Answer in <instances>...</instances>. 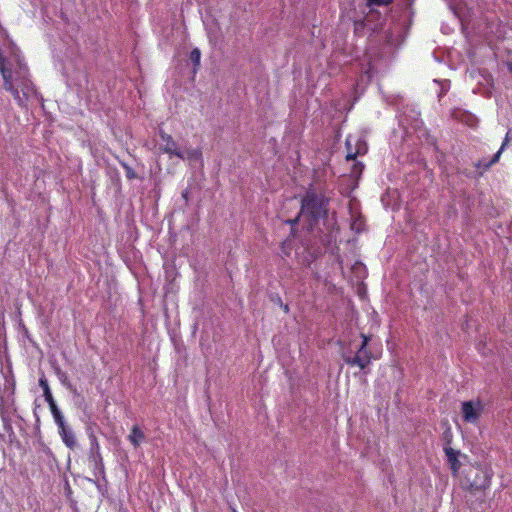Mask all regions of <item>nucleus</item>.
<instances>
[{"label": "nucleus", "mask_w": 512, "mask_h": 512, "mask_svg": "<svg viewBox=\"0 0 512 512\" xmlns=\"http://www.w3.org/2000/svg\"><path fill=\"white\" fill-rule=\"evenodd\" d=\"M328 200L321 194L307 192L301 201V214L313 221L326 218Z\"/></svg>", "instance_id": "obj_1"}, {"label": "nucleus", "mask_w": 512, "mask_h": 512, "mask_svg": "<svg viewBox=\"0 0 512 512\" xmlns=\"http://www.w3.org/2000/svg\"><path fill=\"white\" fill-rule=\"evenodd\" d=\"M484 410V405L481 401H465L462 403L461 412L462 418L467 423L476 424Z\"/></svg>", "instance_id": "obj_2"}, {"label": "nucleus", "mask_w": 512, "mask_h": 512, "mask_svg": "<svg viewBox=\"0 0 512 512\" xmlns=\"http://www.w3.org/2000/svg\"><path fill=\"white\" fill-rule=\"evenodd\" d=\"M90 456L89 461L93 464L94 475L104 474V463L100 453V446L97 438L94 435L90 436Z\"/></svg>", "instance_id": "obj_3"}, {"label": "nucleus", "mask_w": 512, "mask_h": 512, "mask_svg": "<svg viewBox=\"0 0 512 512\" xmlns=\"http://www.w3.org/2000/svg\"><path fill=\"white\" fill-rule=\"evenodd\" d=\"M159 137L161 141L164 143L160 148L163 151V153L174 155L180 159H185V153L180 150L178 144L170 134L160 129Z\"/></svg>", "instance_id": "obj_4"}, {"label": "nucleus", "mask_w": 512, "mask_h": 512, "mask_svg": "<svg viewBox=\"0 0 512 512\" xmlns=\"http://www.w3.org/2000/svg\"><path fill=\"white\" fill-rule=\"evenodd\" d=\"M344 361L350 366H358L364 370L371 362V352L368 349L359 348L354 356H345Z\"/></svg>", "instance_id": "obj_5"}, {"label": "nucleus", "mask_w": 512, "mask_h": 512, "mask_svg": "<svg viewBox=\"0 0 512 512\" xmlns=\"http://www.w3.org/2000/svg\"><path fill=\"white\" fill-rule=\"evenodd\" d=\"M57 427L63 443L69 449H74L76 447L77 442L73 430L66 425L65 421L63 422L62 426L61 424H58Z\"/></svg>", "instance_id": "obj_6"}, {"label": "nucleus", "mask_w": 512, "mask_h": 512, "mask_svg": "<svg viewBox=\"0 0 512 512\" xmlns=\"http://www.w3.org/2000/svg\"><path fill=\"white\" fill-rule=\"evenodd\" d=\"M444 452L447 457V461L450 465V468L454 474H457L460 469V462L458 460L459 451L455 450L451 447H444Z\"/></svg>", "instance_id": "obj_7"}, {"label": "nucleus", "mask_w": 512, "mask_h": 512, "mask_svg": "<svg viewBox=\"0 0 512 512\" xmlns=\"http://www.w3.org/2000/svg\"><path fill=\"white\" fill-rule=\"evenodd\" d=\"M128 439L131 442V444L135 448H137L140 446L141 442L145 439V434L137 425H134L131 428Z\"/></svg>", "instance_id": "obj_8"}, {"label": "nucleus", "mask_w": 512, "mask_h": 512, "mask_svg": "<svg viewBox=\"0 0 512 512\" xmlns=\"http://www.w3.org/2000/svg\"><path fill=\"white\" fill-rule=\"evenodd\" d=\"M46 402L49 405L51 414L54 418L56 425L61 424V426H62L63 422L65 421L64 416H63L62 412L60 411L59 407L57 406L55 399L53 398Z\"/></svg>", "instance_id": "obj_9"}, {"label": "nucleus", "mask_w": 512, "mask_h": 512, "mask_svg": "<svg viewBox=\"0 0 512 512\" xmlns=\"http://www.w3.org/2000/svg\"><path fill=\"white\" fill-rule=\"evenodd\" d=\"M46 402L49 405L51 414L54 418L56 425L61 424V426H62L63 422L65 421L64 416H63L62 412L60 411L59 407L57 406L55 399L53 398Z\"/></svg>", "instance_id": "obj_10"}, {"label": "nucleus", "mask_w": 512, "mask_h": 512, "mask_svg": "<svg viewBox=\"0 0 512 512\" xmlns=\"http://www.w3.org/2000/svg\"><path fill=\"white\" fill-rule=\"evenodd\" d=\"M46 402L49 405L51 414L54 418L56 425L61 424V426H62L63 422L65 421L64 416H63L62 412L60 411L59 407L57 406L55 399L53 398Z\"/></svg>", "instance_id": "obj_11"}, {"label": "nucleus", "mask_w": 512, "mask_h": 512, "mask_svg": "<svg viewBox=\"0 0 512 512\" xmlns=\"http://www.w3.org/2000/svg\"><path fill=\"white\" fill-rule=\"evenodd\" d=\"M480 480H474L470 485L471 488L475 489H486L490 485L491 477L488 475L487 471L480 470Z\"/></svg>", "instance_id": "obj_12"}, {"label": "nucleus", "mask_w": 512, "mask_h": 512, "mask_svg": "<svg viewBox=\"0 0 512 512\" xmlns=\"http://www.w3.org/2000/svg\"><path fill=\"white\" fill-rule=\"evenodd\" d=\"M189 58H190L191 62L194 65L193 71L195 73V72H197V70H198V68L200 66L201 51L198 48L192 49V51L190 52Z\"/></svg>", "instance_id": "obj_13"}, {"label": "nucleus", "mask_w": 512, "mask_h": 512, "mask_svg": "<svg viewBox=\"0 0 512 512\" xmlns=\"http://www.w3.org/2000/svg\"><path fill=\"white\" fill-rule=\"evenodd\" d=\"M508 134L506 135L502 145H501V148L497 151V153L493 156V158L491 159V161L489 162V165H492V164H495L499 158H500V155L504 149V147L508 144Z\"/></svg>", "instance_id": "obj_14"}, {"label": "nucleus", "mask_w": 512, "mask_h": 512, "mask_svg": "<svg viewBox=\"0 0 512 512\" xmlns=\"http://www.w3.org/2000/svg\"><path fill=\"white\" fill-rule=\"evenodd\" d=\"M393 2L394 0H367V6H388Z\"/></svg>", "instance_id": "obj_15"}, {"label": "nucleus", "mask_w": 512, "mask_h": 512, "mask_svg": "<svg viewBox=\"0 0 512 512\" xmlns=\"http://www.w3.org/2000/svg\"><path fill=\"white\" fill-rule=\"evenodd\" d=\"M364 29H365L364 20L360 19V20L354 21V33L355 34L361 35L362 32L364 31Z\"/></svg>", "instance_id": "obj_16"}, {"label": "nucleus", "mask_w": 512, "mask_h": 512, "mask_svg": "<svg viewBox=\"0 0 512 512\" xmlns=\"http://www.w3.org/2000/svg\"><path fill=\"white\" fill-rule=\"evenodd\" d=\"M201 156H202V152L200 149H193V150H189L187 152L188 159L198 160L201 158Z\"/></svg>", "instance_id": "obj_17"}, {"label": "nucleus", "mask_w": 512, "mask_h": 512, "mask_svg": "<svg viewBox=\"0 0 512 512\" xmlns=\"http://www.w3.org/2000/svg\"><path fill=\"white\" fill-rule=\"evenodd\" d=\"M122 166L125 169L126 177L129 180L135 179L137 177L135 171L129 165L122 163Z\"/></svg>", "instance_id": "obj_18"}, {"label": "nucleus", "mask_w": 512, "mask_h": 512, "mask_svg": "<svg viewBox=\"0 0 512 512\" xmlns=\"http://www.w3.org/2000/svg\"><path fill=\"white\" fill-rule=\"evenodd\" d=\"M363 224V221L361 220V218H358L356 219L353 224H352V229L353 230H356V232H360L361 231V226Z\"/></svg>", "instance_id": "obj_19"}, {"label": "nucleus", "mask_w": 512, "mask_h": 512, "mask_svg": "<svg viewBox=\"0 0 512 512\" xmlns=\"http://www.w3.org/2000/svg\"><path fill=\"white\" fill-rule=\"evenodd\" d=\"M361 337H362V343H361V346L359 348L367 349V346H368L369 341H370V336H367L365 334H361Z\"/></svg>", "instance_id": "obj_20"}, {"label": "nucleus", "mask_w": 512, "mask_h": 512, "mask_svg": "<svg viewBox=\"0 0 512 512\" xmlns=\"http://www.w3.org/2000/svg\"><path fill=\"white\" fill-rule=\"evenodd\" d=\"M43 396L45 398V401H48V400L54 398L51 393L50 387H45V390H43Z\"/></svg>", "instance_id": "obj_21"}, {"label": "nucleus", "mask_w": 512, "mask_h": 512, "mask_svg": "<svg viewBox=\"0 0 512 512\" xmlns=\"http://www.w3.org/2000/svg\"><path fill=\"white\" fill-rule=\"evenodd\" d=\"M287 243H288V241H283L281 244V252L284 256L290 255L289 248H287Z\"/></svg>", "instance_id": "obj_22"}, {"label": "nucleus", "mask_w": 512, "mask_h": 512, "mask_svg": "<svg viewBox=\"0 0 512 512\" xmlns=\"http://www.w3.org/2000/svg\"><path fill=\"white\" fill-rule=\"evenodd\" d=\"M39 385L43 390H45V387H49L48 381L45 377H41L39 379Z\"/></svg>", "instance_id": "obj_23"}, {"label": "nucleus", "mask_w": 512, "mask_h": 512, "mask_svg": "<svg viewBox=\"0 0 512 512\" xmlns=\"http://www.w3.org/2000/svg\"><path fill=\"white\" fill-rule=\"evenodd\" d=\"M358 152H352L350 149L347 152L346 159L347 160H354L357 156Z\"/></svg>", "instance_id": "obj_24"}, {"label": "nucleus", "mask_w": 512, "mask_h": 512, "mask_svg": "<svg viewBox=\"0 0 512 512\" xmlns=\"http://www.w3.org/2000/svg\"><path fill=\"white\" fill-rule=\"evenodd\" d=\"M59 378H60L61 382H62L63 384H65L66 375H65L64 373H62V374L59 376Z\"/></svg>", "instance_id": "obj_25"}, {"label": "nucleus", "mask_w": 512, "mask_h": 512, "mask_svg": "<svg viewBox=\"0 0 512 512\" xmlns=\"http://www.w3.org/2000/svg\"><path fill=\"white\" fill-rule=\"evenodd\" d=\"M5 408V403L3 398L0 399V410L2 411Z\"/></svg>", "instance_id": "obj_26"}, {"label": "nucleus", "mask_w": 512, "mask_h": 512, "mask_svg": "<svg viewBox=\"0 0 512 512\" xmlns=\"http://www.w3.org/2000/svg\"><path fill=\"white\" fill-rule=\"evenodd\" d=\"M346 146L349 148L351 147L350 138H347L346 140Z\"/></svg>", "instance_id": "obj_27"}, {"label": "nucleus", "mask_w": 512, "mask_h": 512, "mask_svg": "<svg viewBox=\"0 0 512 512\" xmlns=\"http://www.w3.org/2000/svg\"><path fill=\"white\" fill-rule=\"evenodd\" d=\"M509 71L512 73V62L508 65Z\"/></svg>", "instance_id": "obj_28"}, {"label": "nucleus", "mask_w": 512, "mask_h": 512, "mask_svg": "<svg viewBox=\"0 0 512 512\" xmlns=\"http://www.w3.org/2000/svg\"><path fill=\"white\" fill-rule=\"evenodd\" d=\"M284 311H285V312H288V311H289L288 305H285V306H284Z\"/></svg>", "instance_id": "obj_29"}, {"label": "nucleus", "mask_w": 512, "mask_h": 512, "mask_svg": "<svg viewBox=\"0 0 512 512\" xmlns=\"http://www.w3.org/2000/svg\"><path fill=\"white\" fill-rule=\"evenodd\" d=\"M183 197L187 199V192L183 194Z\"/></svg>", "instance_id": "obj_30"}]
</instances>
